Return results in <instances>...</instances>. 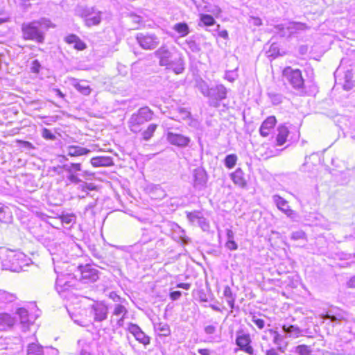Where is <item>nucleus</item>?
<instances>
[{"mask_svg":"<svg viewBox=\"0 0 355 355\" xmlns=\"http://www.w3.org/2000/svg\"><path fill=\"white\" fill-rule=\"evenodd\" d=\"M166 139L171 144L182 148L187 146L191 141L188 137L171 132L167 133Z\"/></svg>","mask_w":355,"mask_h":355,"instance_id":"4468645a","label":"nucleus"},{"mask_svg":"<svg viewBox=\"0 0 355 355\" xmlns=\"http://www.w3.org/2000/svg\"><path fill=\"white\" fill-rule=\"evenodd\" d=\"M17 313L19 315L20 318V322L23 324L24 327H28L31 324L28 311L24 308H19Z\"/></svg>","mask_w":355,"mask_h":355,"instance_id":"393cba45","label":"nucleus"},{"mask_svg":"<svg viewBox=\"0 0 355 355\" xmlns=\"http://www.w3.org/2000/svg\"><path fill=\"white\" fill-rule=\"evenodd\" d=\"M94 319L96 321H103L107 318V307L103 304H96L93 306Z\"/></svg>","mask_w":355,"mask_h":355,"instance_id":"a211bd4d","label":"nucleus"},{"mask_svg":"<svg viewBox=\"0 0 355 355\" xmlns=\"http://www.w3.org/2000/svg\"><path fill=\"white\" fill-rule=\"evenodd\" d=\"M276 118L273 116H268L261 124L259 128L260 135L263 137L269 135L270 130L274 128L276 124Z\"/></svg>","mask_w":355,"mask_h":355,"instance_id":"f3484780","label":"nucleus"},{"mask_svg":"<svg viewBox=\"0 0 355 355\" xmlns=\"http://www.w3.org/2000/svg\"><path fill=\"white\" fill-rule=\"evenodd\" d=\"M135 339L144 345L150 343V338L142 331H140L137 336H135Z\"/></svg>","mask_w":355,"mask_h":355,"instance_id":"e433bc0d","label":"nucleus"},{"mask_svg":"<svg viewBox=\"0 0 355 355\" xmlns=\"http://www.w3.org/2000/svg\"><path fill=\"white\" fill-rule=\"evenodd\" d=\"M75 88L82 94L88 96L91 93L90 87L85 83H78L74 85Z\"/></svg>","mask_w":355,"mask_h":355,"instance_id":"473e14b6","label":"nucleus"},{"mask_svg":"<svg viewBox=\"0 0 355 355\" xmlns=\"http://www.w3.org/2000/svg\"><path fill=\"white\" fill-rule=\"evenodd\" d=\"M237 156L235 154H230L226 156L225 159V165L228 168H232L236 164Z\"/></svg>","mask_w":355,"mask_h":355,"instance_id":"c9c22d12","label":"nucleus"},{"mask_svg":"<svg viewBox=\"0 0 355 355\" xmlns=\"http://www.w3.org/2000/svg\"><path fill=\"white\" fill-rule=\"evenodd\" d=\"M42 135L46 139L54 140L55 139V136L47 128L42 130Z\"/></svg>","mask_w":355,"mask_h":355,"instance_id":"49530a36","label":"nucleus"},{"mask_svg":"<svg viewBox=\"0 0 355 355\" xmlns=\"http://www.w3.org/2000/svg\"><path fill=\"white\" fill-rule=\"evenodd\" d=\"M223 295L225 297L227 303L229 304L230 308L234 309L235 297L234 296L232 291L229 286H226L224 288Z\"/></svg>","mask_w":355,"mask_h":355,"instance_id":"a878e982","label":"nucleus"},{"mask_svg":"<svg viewBox=\"0 0 355 355\" xmlns=\"http://www.w3.org/2000/svg\"><path fill=\"white\" fill-rule=\"evenodd\" d=\"M40 64L38 60H35L33 61L31 64V71L33 73H37L40 71Z\"/></svg>","mask_w":355,"mask_h":355,"instance_id":"09e8293b","label":"nucleus"},{"mask_svg":"<svg viewBox=\"0 0 355 355\" xmlns=\"http://www.w3.org/2000/svg\"><path fill=\"white\" fill-rule=\"evenodd\" d=\"M273 202L275 203L277 208L284 213L287 216L293 218L295 217V212L290 209L288 202L279 196V195H274L272 196Z\"/></svg>","mask_w":355,"mask_h":355,"instance_id":"ddd939ff","label":"nucleus"},{"mask_svg":"<svg viewBox=\"0 0 355 355\" xmlns=\"http://www.w3.org/2000/svg\"><path fill=\"white\" fill-rule=\"evenodd\" d=\"M305 237V233L303 231L294 232L291 234V238L294 240L302 239Z\"/></svg>","mask_w":355,"mask_h":355,"instance_id":"de8ad7c7","label":"nucleus"},{"mask_svg":"<svg viewBox=\"0 0 355 355\" xmlns=\"http://www.w3.org/2000/svg\"><path fill=\"white\" fill-rule=\"evenodd\" d=\"M266 355H278L275 349H270L266 352Z\"/></svg>","mask_w":355,"mask_h":355,"instance_id":"774afa93","label":"nucleus"},{"mask_svg":"<svg viewBox=\"0 0 355 355\" xmlns=\"http://www.w3.org/2000/svg\"><path fill=\"white\" fill-rule=\"evenodd\" d=\"M110 297L114 302H119L121 300V297L114 292H111L110 293Z\"/></svg>","mask_w":355,"mask_h":355,"instance_id":"052dcab7","label":"nucleus"},{"mask_svg":"<svg viewBox=\"0 0 355 355\" xmlns=\"http://www.w3.org/2000/svg\"><path fill=\"white\" fill-rule=\"evenodd\" d=\"M218 35L225 40L228 38V33L226 30H223L218 33Z\"/></svg>","mask_w":355,"mask_h":355,"instance_id":"0e129e2a","label":"nucleus"},{"mask_svg":"<svg viewBox=\"0 0 355 355\" xmlns=\"http://www.w3.org/2000/svg\"><path fill=\"white\" fill-rule=\"evenodd\" d=\"M182 293L179 291L171 292L170 294V297L172 300H177L180 296Z\"/></svg>","mask_w":355,"mask_h":355,"instance_id":"13d9d810","label":"nucleus"},{"mask_svg":"<svg viewBox=\"0 0 355 355\" xmlns=\"http://www.w3.org/2000/svg\"><path fill=\"white\" fill-rule=\"evenodd\" d=\"M27 355H44L42 347L35 344H30L28 347Z\"/></svg>","mask_w":355,"mask_h":355,"instance_id":"cd10ccee","label":"nucleus"},{"mask_svg":"<svg viewBox=\"0 0 355 355\" xmlns=\"http://www.w3.org/2000/svg\"><path fill=\"white\" fill-rule=\"evenodd\" d=\"M352 75L349 73V74H346L345 75V83L343 84V88L345 90H350L352 89L354 87V83L352 81Z\"/></svg>","mask_w":355,"mask_h":355,"instance_id":"58836bf2","label":"nucleus"},{"mask_svg":"<svg viewBox=\"0 0 355 355\" xmlns=\"http://www.w3.org/2000/svg\"><path fill=\"white\" fill-rule=\"evenodd\" d=\"M128 329L134 336L141 331V328L138 325L132 323L129 324Z\"/></svg>","mask_w":355,"mask_h":355,"instance_id":"37998d69","label":"nucleus"},{"mask_svg":"<svg viewBox=\"0 0 355 355\" xmlns=\"http://www.w3.org/2000/svg\"><path fill=\"white\" fill-rule=\"evenodd\" d=\"M251 342L252 340L248 334H241L236 336V344L239 347L241 350L250 355L254 354V349L250 345Z\"/></svg>","mask_w":355,"mask_h":355,"instance_id":"f8f14e48","label":"nucleus"},{"mask_svg":"<svg viewBox=\"0 0 355 355\" xmlns=\"http://www.w3.org/2000/svg\"><path fill=\"white\" fill-rule=\"evenodd\" d=\"M225 246L230 250H236L238 248V245L234 240L227 241Z\"/></svg>","mask_w":355,"mask_h":355,"instance_id":"5fc2aeb1","label":"nucleus"},{"mask_svg":"<svg viewBox=\"0 0 355 355\" xmlns=\"http://www.w3.org/2000/svg\"><path fill=\"white\" fill-rule=\"evenodd\" d=\"M127 313L128 310L124 306L119 304H117L114 306L113 315L121 317L123 316V318H125Z\"/></svg>","mask_w":355,"mask_h":355,"instance_id":"f704fd0d","label":"nucleus"},{"mask_svg":"<svg viewBox=\"0 0 355 355\" xmlns=\"http://www.w3.org/2000/svg\"><path fill=\"white\" fill-rule=\"evenodd\" d=\"M80 280L84 283L94 282L98 279V270L89 265L80 266Z\"/></svg>","mask_w":355,"mask_h":355,"instance_id":"9d476101","label":"nucleus"},{"mask_svg":"<svg viewBox=\"0 0 355 355\" xmlns=\"http://www.w3.org/2000/svg\"><path fill=\"white\" fill-rule=\"evenodd\" d=\"M193 186L198 189L203 188L207 181V176L205 171L202 168H197L193 170Z\"/></svg>","mask_w":355,"mask_h":355,"instance_id":"2eb2a0df","label":"nucleus"},{"mask_svg":"<svg viewBox=\"0 0 355 355\" xmlns=\"http://www.w3.org/2000/svg\"><path fill=\"white\" fill-rule=\"evenodd\" d=\"M67 155L71 157H78L87 155L90 150L78 146H69L67 148Z\"/></svg>","mask_w":355,"mask_h":355,"instance_id":"412c9836","label":"nucleus"},{"mask_svg":"<svg viewBox=\"0 0 355 355\" xmlns=\"http://www.w3.org/2000/svg\"><path fill=\"white\" fill-rule=\"evenodd\" d=\"M15 299L16 296L15 294L0 290V304L12 302Z\"/></svg>","mask_w":355,"mask_h":355,"instance_id":"c85d7f7f","label":"nucleus"},{"mask_svg":"<svg viewBox=\"0 0 355 355\" xmlns=\"http://www.w3.org/2000/svg\"><path fill=\"white\" fill-rule=\"evenodd\" d=\"M252 321L257 326L259 329H262L265 327V321L263 319L257 318L256 315H252Z\"/></svg>","mask_w":355,"mask_h":355,"instance_id":"c03bdc74","label":"nucleus"},{"mask_svg":"<svg viewBox=\"0 0 355 355\" xmlns=\"http://www.w3.org/2000/svg\"><path fill=\"white\" fill-rule=\"evenodd\" d=\"M173 30L178 33L181 37H184L189 33V28L186 23H178L173 26Z\"/></svg>","mask_w":355,"mask_h":355,"instance_id":"bb28decb","label":"nucleus"},{"mask_svg":"<svg viewBox=\"0 0 355 355\" xmlns=\"http://www.w3.org/2000/svg\"><path fill=\"white\" fill-rule=\"evenodd\" d=\"M78 37L76 35L71 34L69 35L64 38V41L68 44H73L76 43Z\"/></svg>","mask_w":355,"mask_h":355,"instance_id":"603ef678","label":"nucleus"},{"mask_svg":"<svg viewBox=\"0 0 355 355\" xmlns=\"http://www.w3.org/2000/svg\"><path fill=\"white\" fill-rule=\"evenodd\" d=\"M249 23L255 26H259L262 24L261 19L259 17H250L249 19Z\"/></svg>","mask_w":355,"mask_h":355,"instance_id":"3c124183","label":"nucleus"},{"mask_svg":"<svg viewBox=\"0 0 355 355\" xmlns=\"http://www.w3.org/2000/svg\"><path fill=\"white\" fill-rule=\"evenodd\" d=\"M177 111L179 113L181 119H187L190 117L191 114L186 108L178 107Z\"/></svg>","mask_w":355,"mask_h":355,"instance_id":"79ce46f5","label":"nucleus"},{"mask_svg":"<svg viewBox=\"0 0 355 355\" xmlns=\"http://www.w3.org/2000/svg\"><path fill=\"white\" fill-rule=\"evenodd\" d=\"M278 134L277 135V145L282 146L284 145L286 140L289 134V130L288 128L284 125H281L278 127L277 129Z\"/></svg>","mask_w":355,"mask_h":355,"instance_id":"5701e85b","label":"nucleus"},{"mask_svg":"<svg viewBox=\"0 0 355 355\" xmlns=\"http://www.w3.org/2000/svg\"><path fill=\"white\" fill-rule=\"evenodd\" d=\"M90 162L94 167L110 166L114 164L112 157L104 156L93 157Z\"/></svg>","mask_w":355,"mask_h":355,"instance_id":"6ab92c4d","label":"nucleus"},{"mask_svg":"<svg viewBox=\"0 0 355 355\" xmlns=\"http://www.w3.org/2000/svg\"><path fill=\"white\" fill-rule=\"evenodd\" d=\"M309 28V27L306 24L295 21L288 22L285 24H279L275 26V29L282 37L290 35L297 33V31H305Z\"/></svg>","mask_w":355,"mask_h":355,"instance_id":"423d86ee","label":"nucleus"},{"mask_svg":"<svg viewBox=\"0 0 355 355\" xmlns=\"http://www.w3.org/2000/svg\"><path fill=\"white\" fill-rule=\"evenodd\" d=\"M62 220L64 223L69 224L72 221V216H64L62 217Z\"/></svg>","mask_w":355,"mask_h":355,"instance_id":"e2e57ef3","label":"nucleus"},{"mask_svg":"<svg viewBox=\"0 0 355 355\" xmlns=\"http://www.w3.org/2000/svg\"><path fill=\"white\" fill-rule=\"evenodd\" d=\"M11 219L10 212H6L4 208L0 207V222L8 223Z\"/></svg>","mask_w":355,"mask_h":355,"instance_id":"ea45409f","label":"nucleus"},{"mask_svg":"<svg viewBox=\"0 0 355 355\" xmlns=\"http://www.w3.org/2000/svg\"><path fill=\"white\" fill-rule=\"evenodd\" d=\"M51 170L58 175H60L62 173V166H53Z\"/></svg>","mask_w":355,"mask_h":355,"instance_id":"bf43d9fd","label":"nucleus"},{"mask_svg":"<svg viewBox=\"0 0 355 355\" xmlns=\"http://www.w3.org/2000/svg\"><path fill=\"white\" fill-rule=\"evenodd\" d=\"M204 330L207 334L211 335L216 332V327L214 325H207L205 327Z\"/></svg>","mask_w":355,"mask_h":355,"instance_id":"6e6d98bb","label":"nucleus"},{"mask_svg":"<svg viewBox=\"0 0 355 355\" xmlns=\"http://www.w3.org/2000/svg\"><path fill=\"white\" fill-rule=\"evenodd\" d=\"M348 318V314L338 309H332L329 310L325 315H322L323 320L329 319L331 322L338 324L342 321H346Z\"/></svg>","mask_w":355,"mask_h":355,"instance_id":"9b49d317","label":"nucleus"},{"mask_svg":"<svg viewBox=\"0 0 355 355\" xmlns=\"http://www.w3.org/2000/svg\"><path fill=\"white\" fill-rule=\"evenodd\" d=\"M226 235H227V241L234 239V234L231 230H230V229L227 230Z\"/></svg>","mask_w":355,"mask_h":355,"instance_id":"680f3d73","label":"nucleus"},{"mask_svg":"<svg viewBox=\"0 0 355 355\" xmlns=\"http://www.w3.org/2000/svg\"><path fill=\"white\" fill-rule=\"evenodd\" d=\"M197 87L203 96L209 97L211 92V88L209 87V85L205 81L202 80L198 81Z\"/></svg>","mask_w":355,"mask_h":355,"instance_id":"2f4dec72","label":"nucleus"},{"mask_svg":"<svg viewBox=\"0 0 355 355\" xmlns=\"http://www.w3.org/2000/svg\"><path fill=\"white\" fill-rule=\"evenodd\" d=\"M227 89L223 85H217L215 87L211 88L209 96L210 106L218 107L220 105L219 101L226 98Z\"/></svg>","mask_w":355,"mask_h":355,"instance_id":"6e6552de","label":"nucleus"},{"mask_svg":"<svg viewBox=\"0 0 355 355\" xmlns=\"http://www.w3.org/2000/svg\"><path fill=\"white\" fill-rule=\"evenodd\" d=\"M15 323V319L10 314L0 313V332L11 329Z\"/></svg>","mask_w":355,"mask_h":355,"instance_id":"dca6fc26","label":"nucleus"},{"mask_svg":"<svg viewBox=\"0 0 355 355\" xmlns=\"http://www.w3.org/2000/svg\"><path fill=\"white\" fill-rule=\"evenodd\" d=\"M153 114V112L148 107L140 108L137 113L132 114L128 122L130 131L132 132H139L140 126L152 120Z\"/></svg>","mask_w":355,"mask_h":355,"instance_id":"20e7f679","label":"nucleus"},{"mask_svg":"<svg viewBox=\"0 0 355 355\" xmlns=\"http://www.w3.org/2000/svg\"><path fill=\"white\" fill-rule=\"evenodd\" d=\"M63 170L67 173V180L73 184H78L81 182L79 178V172H82L80 163H70L62 165Z\"/></svg>","mask_w":355,"mask_h":355,"instance_id":"1a4fd4ad","label":"nucleus"},{"mask_svg":"<svg viewBox=\"0 0 355 355\" xmlns=\"http://www.w3.org/2000/svg\"><path fill=\"white\" fill-rule=\"evenodd\" d=\"M154 53L159 60L160 66L171 68L176 74L183 72L184 69L183 59L181 57L174 58L173 54L166 46L162 45Z\"/></svg>","mask_w":355,"mask_h":355,"instance_id":"f03ea898","label":"nucleus"},{"mask_svg":"<svg viewBox=\"0 0 355 355\" xmlns=\"http://www.w3.org/2000/svg\"><path fill=\"white\" fill-rule=\"evenodd\" d=\"M279 49L277 44L274 43V44H271L269 50L267 52L268 56V57H275L277 55H279Z\"/></svg>","mask_w":355,"mask_h":355,"instance_id":"a19ab883","label":"nucleus"},{"mask_svg":"<svg viewBox=\"0 0 355 355\" xmlns=\"http://www.w3.org/2000/svg\"><path fill=\"white\" fill-rule=\"evenodd\" d=\"M71 318L74 321V322L78 324V325L82 326V327L87 326L85 321H84L83 320H79L78 318H77V315H71Z\"/></svg>","mask_w":355,"mask_h":355,"instance_id":"4d7b16f0","label":"nucleus"},{"mask_svg":"<svg viewBox=\"0 0 355 355\" xmlns=\"http://www.w3.org/2000/svg\"><path fill=\"white\" fill-rule=\"evenodd\" d=\"M295 352L299 355H312V349L310 346L300 345L295 347Z\"/></svg>","mask_w":355,"mask_h":355,"instance_id":"72a5a7b5","label":"nucleus"},{"mask_svg":"<svg viewBox=\"0 0 355 355\" xmlns=\"http://www.w3.org/2000/svg\"><path fill=\"white\" fill-rule=\"evenodd\" d=\"M200 21L205 26H211L215 24L214 19L209 15H202L200 17Z\"/></svg>","mask_w":355,"mask_h":355,"instance_id":"4c0bfd02","label":"nucleus"},{"mask_svg":"<svg viewBox=\"0 0 355 355\" xmlns=\"http://www.w3.org/2000/svg\"><path fill=\"white\" fill-rule=\"evenodd\" d=\"M55 25L48 19L42 18L37 21L22 24L21 31L25 40H34L42 43L44 40V31Z\"/></svg>","mask_w":355,"mask_h":355,"instance_id":"f257e3e1","label":"nucleus"},{"mask_svg":"<svg viewBox=\"0 0 355 355\" xmlns=\"http://www.w3.org/2000/svg\"><path fill=\"white\" fill-rule=\"evenodd\" d=\"M198 226L202 228L203 231H206L209 229V223L207 220L202 217L201 220H200V223H198Z\"/></svg>","mask_w":355,"mask_h":355,"instance_id":"864d4df0","label":"nucleus"},{"mask_svg":"<svg viewBox=\"0 0 355 355\" xmlns=\"http://www.w3.org/2000/svg\"><path fill=\"white\" fill-rule=\"evenodd\" d=\"M157 125L156 124L152 123L150 124L147 129L145 130L142 133V138L145 141H148L154 135L157 129Z\"/></svg>","mask_w":355,"mask_h":355,"instance_id":"7c9ffc66","label":"nucleus"},{"mask_svg":"<svg viewBox=\"0 0 355 355\" xmlns=\"http://www.w3.org/2000/svg\"><path fill=\"white\" fill-rule=\"evenodd\" d=\"M198 353L200 355H210V352L208 349H199Z\"/></svg>","mask_w":355,"mask_h":355,"instance_id":"338daca9","label":"nucleus"},{"mask_svg":"<svg viewBox=\"0 0 355 355\" xmlns=\"http://www.w3.org/2000/svg\"><path fill=\"white\" fill-rule=\"evenodd\" d=\"M282 76L284 81L297 91L300 96L306 94L304 80L300 69L286 67L282 71Z\"/></svg>","mask_w":355,"mask_h":355,"instance_id":"7ed1b4c3","label":"nucleus"},{"mask_svg":"<svg viewBox=\"0 0 355 355\" xmlns=\"http://www.w3.org/2000/svg\"><path fill=\"white\" fill-rule=\"evenodd\" d=\"M139 46L145 50H153L159 44V38L155 34L139 33L136 35Z\"/></svg>","mask_w":355,"mask_h":355,"instance_id":"0eeeda50","label":"nucleus"},{"mask_svg":"<svg viewBox=\"0 0 355 355\" xmlns=\"http://www.w3.org/2000/svg\"><path fill=\"white\" fill-rule=\"evenodd\" d=\"M73 47L79 51L84 50L86 48V44L78 37Z\"/></svg>","mask_w":355,"mask_h":355,"instance_id":"8fccbe9b","label":"nucleus"},{"mask_svg":"<svg viewBox=\"0 0 355 355\" xmlns=\"http://www.w3.org/2000/svg\"><path fill=\"white\" fill-rule=\"evenodd\" d=\"M189 47L192 49V51H198L200 49L198 47L196 43L193 41L189 42Z\"/></svg>","mask_w":355,"mask_h":355,"instance_id":"69168bd1","label":"nucleus"},{"mask_svg":"<svg viewBox=\"0 0 355 355\" xmlns=\"http://www.w3.org/2000/svg\"><path fill=\"white\" fill-rule=\"evenodd\" d=\"M230 176L236 185L241 188L246 187L247 183L244 178V173L240 168H238L234 173H231Z\"/></svg>","mask_w":355,"mask_h":355,"instance_id":"aec40b11","label":"nucleus"},{"mask_svg":"<svg viewBox=\"0 0 355 355\" xmlns=\"http://www.w3.org/2000/svg\"><path fill=\"white\" fill-rule=\"evenodd\" d=\"M200 213L198 211L189 212L187 214V216L189 220L193 224L196 225V220L198 219V217L200 216Z\"/></svg>","mask_w":355,"mask_h":355,"instance_id":"a18cd8bd","label":"nucleus"},{"mask_svg":"<svg viewBox=\"0 0 355 355\" xmlns=\"http://www.w3.org/2000/svg\"><path fill=\"white\" fill-rule=\"evenodd\" d=\"M154 329L160 336H168L171 334L169 325L166 322L154 324Z\"/></svg>","mask_w":355,"mask_h":355,"instance_id":"b1692460","label":"nucleus"},{"mask_svg":"<svg viewBox=\"0 0 355 355\" xmlns=\"http://www.w3.org/2000/svg\"><path fill=\"white\" fill-rule=\"evenodd\" d=\"M78 15L84 19L85 24L87 27L98 26L101 22L102 12L94 7L81 8Z\"/></svg>","mask_w":355,"mask_h":355,"instance_id":"39448f33","label":"nucleus"},{"mask_svg":"<svg viewBox=\"0 0 355 355\" xmlns=\"http://www.w3.org/2000/svg\"><path fill=\"white\" fill-rule=\"evenodd\" d=\"M268 332L273 335V343L278 346V349L283 352L281 345L284 341V336L279 334L277 331L273 329H268Z\"/></svg>","mask_w":355,"mask_h":355,"instance_id":"c756f323","label":"nucleus"},{"mask_svg":"<svg viewBox=\"0 0 355 355\" xmlns=\"http://www.w3.org/2000/svg\"><path fill=\"white\" fill-rule=\"evenodd\" d=\"M282 329L290 338H297L302 336L303 331L297 325L284 324Z\"/></svg>","mask_w":355,"mask_h":355,"instance_id":"4be33fe9","label":"nucleus"}]
</instances>
